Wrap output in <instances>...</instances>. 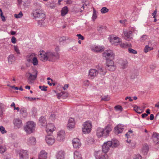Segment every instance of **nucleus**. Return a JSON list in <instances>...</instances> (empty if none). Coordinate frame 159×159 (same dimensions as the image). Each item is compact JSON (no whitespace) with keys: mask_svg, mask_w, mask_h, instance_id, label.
<instances>
[{"mask_svg":"<svg viewBox=\"0 0 159 159\" xmlns=\"http://www.w3.org/2000/svg\"><path fill=\"white\" fill-rule=\"evenodd\" d=\"M133 159H142V157L140 155L138 154L134 156Z\"/></svg>","mask_w":159,"mask_h":159,"instance_id":"4d7b16f0","label":"nucleus"},{"mask_svg":"<svg viewBox=\"0 0 159 159\" xmlns=\"http://www.w3.org/2000/svg\"><path fill=\"white\" fill-rule=\"evenodd\" d=\"M124 129V126L121 124H118L114 128V133L115 134H118L121 133Z\"/></svg>","mask_w":159,"mask_h":159,"instance_id":"f3484780","label":"nucleus"},{"mask_svg":"<svg viewBox=\"0 0 159 159\" xmlns=\"http://www.w3.org/2000/svg\"><path fill=\"white\" fill-rule=\"evenodd\" d=\"M55 127L54 125L52 123L47 125L46 127V131L48 134H51L55 131Z\"/></svg>","mask_w":159,"mask_h":159,"instance_id":"4468645a","label":"nucleus"},{"mask_svg":"<svg viewBox=\"0 0 159 159\" xmlns=\"http://www.w3.org/2000/svg\"><path fill=\"white\" fill-rule=\"evenodd\" d=\"M64 152L62 151H59L57 154V159H64Z\"/></svg>","mask_w":159,"mask_h":159,"instance_id":"7c9ffc66","label":"nucleus"},{"mask_svg":"<svg viewBox=\"0 0 159 159\" xmlns=\"http://www.w3.org/2000/svg\"><path fill=\"white\" fill-rule=\"evenodd\" d=\"M14 49L15 51L17 53H20L19 50L17 46H14Z\"/></svg>","mask_w":159,"mask_h":159,"instance_id":"603ef678","label":"nucleus"},{"mask_svg":"<svg viewBox=\"0 0 159 159\" xmlns=\"http://www.w3.org/2000/svg\"><path fill=\"white\" fill-rule=\"evenodd\" d=\"M6 150V147L5 146H0V153H2Z\"/></svg>","mask_w":159,"mask_h":159,"instance_id":"49530a36","label":"nucleus"},{"mask_svg":"<svg viewBox=\"0 0 159 159\" xmlns=\"http://www.w3.org/2000/svg\"><path fill=\"white\" fill-rule=\"evenodd\" d=\"M0 131L2 134L6 133L7 132L5 128L2 125L0 126Z\"/></svg>","mask_w":159,"mask_h":159,"instance_id":"de8ad7c7","label":"nucleus"},{"mask_svg":"<svg viewBox=\"0 0 159 159\" xmlns=\"http://www.w3.org/2000/svg\"><path fill=\"white\" fill-rule=\"evenodd\" d=\"M110 141L111 143V146L112 147H116L119 145V142L116 140H113Z\"/></svg>","mask_w":159,"mask_h":159,"instance_id":"f704fd0d","label":"nucleus"},{"mask_svg":"<svg viewBox=\"0 0 159 159\" xmlns=\"http://www.w3.org/2000/svg\"><path fill=\"white\" fill-rule=\"evenodd\" d=\"M112 130V128L110 125H107L104 129L99 128L97 130V136L98 138L107 137Z\"/></svg>","mask_w":159,"mask_h":159,"instance_id":"f03ea898","label":"nucleus"},{"mask_svg":"<svg viewBox=\"0 0 159 159\" xmlns=\"http://www.w3.org/2000/svg\"><path fill=\"white\" fill-rule=\"evenodd\" d=\"M77 36L78 37L79 39H80L81 40H83L84 39V37L81 34H79L77 35Z\"/></svg>","mask_w":159,"mask_h":159,"instance_id":"bf43d9fd","label":"nucleus"},{"mask_svg":"<svg viewBox=\"0 0 159 159\" xmlns=\"http://www.w3.org/2000/svg\"><path fill=\"white\" fill-rule=\"evenodd\" d=\"M69 87L68 84H65L64 85V86L63 87V89L64 90H66Z\"/></svg>","mask_w":159,"mask_h":159,"instance_id":"0e129e2a","label":"nucleus"},{"mask_svg":"<svg viewBox=\"0 0 159 159\" xmlns=\"http://www.w3.org/2000/svg\"><path fill=\"white\" fill-rule=\"evenodd\" d=\"M48 52H45L43 51L40 52L39 55V57L40 60L43 61L48 60Z\"/></svg>","mask_w":159,"mask_h":159,"instance_id":"a211bd4d","label":"nucleus"},{"mask_svg":"<svg viewBox=\"0 0 159 159\" xmlns=\"http://www.w3.org/2000/svg\"><path fill=\"white\" fill-rule=\"evenodd\" d=\"M47 153L44 150L41 151L39 156L38 159H47Z\"/></svg>","mask_w":159,"mask_h":159,"instance_id":"4be33fe9","label":"nucleus"},{"mask_svg":"<svg viewBox=\"0 0 159 159\" xmlns=\"http://www.w3.org/2000/svg\"><path fill=\"white\" fill-rule=\"evenodd\" d=\"M120 47L122 48H127L131 46V44L127 43H121L120 45Z\"/></svg>","mask_w":159,"mask_h":159,"instance_id":"4c0bfd02","label":"nucleus"},{"mask_svg":"<svg viewBox=\"0 0 159 159\" xmlns=\"http://www.w3.org/2000/svg\"><path fill=\"white\" fill-rule=\"evenodd\" d=\"M128 52L130 53L134 54H136L137 53V52L136 51L130 48H128Z\"/></svg>","mask_w":159,"mask_h":159,"instance_id":"09e8293b","label":"nucleus"},{"mask_svg":"<svg viewBox=\"0 0 159 159\" xmlns=\"http://www.w3.org/2000/svg\"><path fill=\"white\" fill-rule=\"evenodd\" d=\"M98 73L97 70L95 69H92L89 70L88 76L89 78L93 79L97 76Z\"/></svg>","mask_w":159,"mask_h":159,"instance_id":"2eb2a0df","label":"nucleus"},{"mask_svg":"<svg viewBox=\"0 0 159 159\" xmlns=\"http://www.w3.org/2000/svg\"><path fill=\"white\" fill-rule=\"evenodd\" d=\"M100 11L102 13L104 14L108 12L109 11V9L107 7H104L102 8Z\"/></svg>","mask_w":159,"mask_h":159,"instance_id":"a18cd8bd","label":"nucleus"},{"mask_svg":"<svg viewBox=\"0 0 159 159\" xmlns=\"http://www.w3.org/2000/svg\"><path fill=\"white\" fill-rule=\"evenodd\" d=\"M67 39H68L66 37L64 36H63L60 38V41H61L66 40Z\"/></svg>","mask_w":159,"mask_h":159,"instance_id":"680f3d73","label":"nucleus"},{"mask_svg":"<svg viewBox=\"0 0 159 159\" xmlns=\"http://www.w3.org/2000/svg\"><path fill=\"white\" fill-rule=\"evenodd\" d=\"M91 49L95 52H101L104 50V47L103 46L93 45L91 47Z\"/></svg>","mask_w":159,"mask_h":159,"instance_id":"9d476101","label":"nucleus"},{"mask_svg":"<svg viewBox=\"0 0 159 159\" xmlns=\"http://www.w3.org/2000/svg\"><path fill=\"white\" fill-rule=\"evenodd\" d=\"M65 136V133L64 131L61 130L57 133V139L58 141L61 142L64 140Z\"/></svg>","mask_w":159,"mask_h":159,"instance_id":"ddd939ff","label":"nucleus"},{"mask_svg":"<svg viewBox=\"0 0 159 159\" xmlns=\"http://www.w3.org/2000/svg\"><path fill=\"white\" fill-rule=\"evenodd\" d=\"M147 39V36L143 35L140 39V40L141 42H143Z\"/></svg>","mask_w":159,"mask_h":159,"instance_id":"864d4df0","label":"nucleus"},{"mask_svg":"<svg viewBox=\"0 0 159 159\" xmlns=\"http://www.w3.org/2000/svg\"><path fill=\"white\" fill-rule=\"evenodd\" d=\"M36 127L35 123L32 121H28L24 127V130L27 133L30 134L35 130Z\"/></svg>","mask_w":159,"mask_h":159,"instance_id":"20e7f679","label":"nucleus"},{"mask_svg":"<svg viewBox=\"0 0 159 159\" xmlns=\"http://www.w3.org/2000/svg\"><path fill=\"white\" fill-rule=\"evenodd\" d=\"M28 155L26 150L20 151V159H28Z\"/></svg>","mask_w":159,"mask_h":159,"instance_id":"b1692460","label":"nucleus"},{"mask_svg":"<svg viewBox=\"0 0 159 159\" xmlns=\"http://www.w3.org/2000/svg\"><path fill=\"white\" fill-rule=\"evenodd\" d=\"M111 143L110 141L105 143L102 146V152L106 153L107 152L111 146Z\"/></svg>","mask_w":159,"mask_h":159,"instance_id":"9b49d317","label":"nucleus"},{"mask_svg":"<svg viewBox=\"0 0 159 159\" xmlns=\"http://www.w3.org/2000/svg\"><path fill=\"white\" fill-rule=\"evenodd\" d=\"M49 5V7L52 8H53L55 7V5L54 3H50Z\"/></svg>","mask_w":159,"mask_h":159,"instance_id":"e2e57ef3","label":"nucleus"},{"mask_svg":"<svg viewBox=\"0 0 159 159\" xmlns=\"http://www.w3.org/2000/svg\"><path fill=\"white\" fill-rule=\"evenodd\" d=\"M27 142L30 145H34L36 144V141L35 138L32 136L29 138L27 140Z\"/></svg>","mask_w":159,"mask_h":159,"instance_id":"a878e982","label":"nucleus"},{"mask_svg":"<svg viewBox=\"0 0 159 159\" xmlns=\"http://www.w3.org/2000/svg\"><path fill=\"white\" fill-rule=\"evenodd\" d=\"M106 64V68L109 71H113L116 70V66L112 60H107Z\"/></svg>","mask_w":159,"mask_h":159,"instance_id":"0eeeda50","label":"nucleus"},{"mask_svg":"<svg viewBox=\"0 0 159 159\" xmlns=\"http://www.w3.org/2000/svg\"><path fill=\"white\" fill-rule=\"evenodd\" d=\"M110 41L112 44H116L121 42V39L116 36H111L110 37Z\"/></svg>","mask_w":159,"mask_h":159,"instance_id":"dca6fc26","label":"nucleus"},{"mask_svg":"<svg viewBox=\"0 0 159 159\" xmlns=\"http://www.w3.org/2000/svg\"><path fill=\"white\" fill-rule=\"evenodd\" d=\"M15 60V57L13 55H10L8 57V61L9 64H11L12 62L14 61Z\"/></svg>","mask_w":159,"mask_h":159,"instance_id":"a19ab883","label":"nucleus"},{"mask_svg":"<svg viewBox=\"0 0 159 159\" xmlns=\"http://www.w3.org/2000/svg\"><path fill=\"white\" fill-rule=\"evenodd\" d=\"M35 5L38 7L33 11L32 13L33 16L34 18L38 21L39 25L40 26H43L44 25L43 21L45 19V15L43 11L41 9L40 4L36 2L35 3Z\"/></svg>","mask_w":159,"mask_h":159,"instance_id":"f257e3e1","label":"nucleus"},{"mask_svg":"<svg viewBox=\"0 0 159 159\" xmlns=\"http://www.w3.org/2000/svg\"><path fill=\"white\" fill-rule=\"evenodd\" d=\"M119 63L122 69H125L127 66L128 62L126 60H120Z\"/></svg>","mask_w":159,"mask_h":159,"instance_id":"bb28decb","label":"nucleus"},{"mask_svg":"<svg viewBox=\"0 0 159 159\" xmlns=\"http://www.w3.org/2000/svg\"><path fill=\"white\" fill-rule=\"evenodd\" d=\"M39 123L42 126L45 125L46 123V119L43 116H41L39 120Z\"/></svg>","mask_w":159,"mask_h":159,"instance_id":"2f4dec72","label":"nucleus"},{"mask_svg":"<svg viewBox=\"0 0 159 159\" xmlns=\"http://www.w3.org/2000/svg\"><path fill=\"white\" fill-rule=\"evenodd\" d=\"M75 122L74 118H70L69 119L67 125V128L69 129H73L75 127Z\"/></svg>","mask_w":159,"mask_h":159,"instance_id":"412c9836","label":"nucleus"},{"mask_svg":"<svg viewBox=\"0 0 159 159\" xmlns=\"http://www.w3.org/2000/svg\"><path fill=\"white\" fill-rule=\"evenodd\" d=\"M153 49V48L150 47L148 45H146L145 47L144 48V52L145 53H147L148 52L151 51Z\"/></svg>","mask_w":159,"mask_h":159,"instance_id":"c03bdc74","label":"nucleus"},{"mask_svg":"<svg viewBox=\"0 0 159 159\" xmlns=\"http://www.w3.org/2000/svg\"><path fill=\"white\" fill-rule=\"evenodd\" d=\"M148 151V146L147 144L143 145L142 148V152L144 154H146Z\"/></svg>","mask_w":159,"mask_h":159,"instance_id":"58836bf2","label":"nucleus"},{"mask_svg":"<svg viewBox=\"0 0 159 159\" xmlns=\"http://www.w3.org/2000/svg\"><path fill=\"white\" fill-rule=\"evenodd\" d=\"M45 141L48 145H52L55 143V139L53 136L48 135L46 137Z\"/></svg>","mask_w":159,"mask_h":159,"instance_id":"f8f14e48","label":"nucleus"},{"mask_svg":"<svg viewBox=\"0 0 159 159\" xmlns=\"http://www.w3.org/2000/svg\"><path fill=\"white\" fill-rule=\"evenodd\" d=\"M125 36V39L127 41H129L132 39V31H131L125 30L123 32Z\"/></svg>","mask_w":159,"mask_h":159,"instance_id":"aec40b11","label":"nucleus"},{"mask_svg":"<svg viewBox=\"0 0 159 159\" xmlns=\"http://www.w3.org/2000/svg\"><path fill=\"white\" fill-rule=\"evenodd\" d=\"M134 110L136 112L139 114H140L143 111L142 109L136 105L134 107Z\"/></svg>","mask_w":159,"mask_h":159,"instance_id":"e433bc0d","label":"nucleus"},{"mask_svg":"<svg viewBox=\"0 0 159 159\" xmlns=\"http://www.w3.org/2000/svg\"><path fill=\"white\" fill-rule=\"evenodd\" d=\"M152 137L155 143H159V134L156 132H154L152 134Z\"/></svg>","mask_w":159,"mask_h":159,"instance_id":"393cba45","label":"nucleus"},{"mask_svg":"<svg viewBox=\"0 0 159 159\" xmlns=\"http://www.w3.org/2000/svg\"><path fill=\"white\" fill-rule=\"evenodd\" d=\"M73 147L75 148H79L81 146V143L78 138H74L72 140Z\"/></svg>","mask_w":159,"mask_h":159,"instance_id":"6ab92c4d","label":"nucleus"},{"mask_svg":"<svg viewBox=\"0 0 159 159\" xmlns=\"http://www.w3.org/2000/svg\"><path fill=\"white\" fill-rule=\"evenodd\" d=\"M98 12L95 10L94 8H93V13L92 17V19L94 21L97 18V14Z\"/></svg>","mask_w":159,"mask_h":159,"instance_id":"ea45409f","label":"nucleus"},{"mask_svg":"<svg viewBox=\"0 0 159 159\" xmlns=\"http://www.w3.org/2000/svg\"><path fill=\"white\" fill-rule=\"evenodd\" d=\"M11 42L13 43H16V39L14 36H13L11 40Z\"/></svg>","mask_w":159,"mask_h":159,"instance_id":"5fc2aeb1","label":"nucleus"},{"mask_svg":"<svg viewBox=\"0 0 159 159\" xmlns=\"http://www.w3.org/2000/svg\"><path fill=\"white\" fill-rule=\"evenodd\" d=\"M110 97L107 96H104L102 98V100H103L105 101H108L110 100Z\"/></svg>","mask_w":159,"mask_h":159,"instance_id":"8fccbe9b","label":"nucleus"},{"mask_svg":"<svg viewBox=\"0 0 159 159\" xmlns=\"http://www.w3.org/2000/svg\"><path fill=\"white\" fill-rule=\"evenodd\" d=\"M97 69L98 73L101 75H104L107 73V71L102 67L99 66Z\"/></svg>","mask_w":159,"mask_h":159,"instance_id":"cd10ccee","label":"nucleus"},{"mask_svg":"<svg viewBox=\"0 0 159 159\" xmlns=\"http://www.w3.org/2000/svg\"><path fill=\"white\" fill-rule=\"evenodd\" d=\"M30 62L32 63L34 66H37L38 64V61L36 57H35Z\"/></svg>","mask_w":159,"mask_h":159,"instance_id":"79ce46f5","label":"nucleus"},{"mask_svg":"<svg viewBox=\"0 0 159 159\" xmlns=\"http://www.w3.org/2000/svg\"><path fill=\"white\" fill-rule=\"evenodd\" d=\"M56 118V116L54 113H52L51 114L49 117V119L52 121L54 120Z\"/></svg>","mask_w":159,"mask_h":159,"instance_id":"3c124183","label":"nucleus"},{"mask_svg":"<svg viewBox=\"0 0 159 159\" xmlns=\"http://www.w3.org/2000/svg\"><path fill=\"white\" fill-rule=\"evenodd\" d=\"M48 60L49 61L54 62L59 59L60 55L59 53H55L51 52H48Z\"/></svg>","mask_w":159,"mask_h":159,"instance_id":"423d86ee","label":"nucleus"},{"mask_svg":"<svg viewBox=\"0 0 159 159\" xmlns=\"http://www.w3.org/2000/svg\"><path fill=\"white\" fill-rule=\"evenodd\" d=\"M68 8L67 7H63L61 11V15L62 16H65L68 12Z\"/></svg>","mask_w":159,"mask_h":159,"instance_id":"c9c22d12","label":"nucleus"},{"mask_svg":"<svg viewBox=\"0 0 159 159\" xmlns=\"http://www.w3.org/2000/svg\"><path fill=\"white\" fill-rule=\"evenodd\" d=\"M27 114L26 109L24 107L21 108L20 109V116H22L23 117H25L27 116Z\"/></svg>","mask_w":159,"mask_h":159,"instance_id":"c85d7f7f","label":"nucleus"},{"mask_svg":"<svg viewBox=\"0 0 159 159\" xmlns=\"http://www.w3.org/2000/svg\"><path fill=\"white\" fill-rule=\"evenodd\" d=\"M39 88L42 90L46 91L47 90V87L44 86H39Z\"/></svg>","mask_w":159,"mask_h":159,"instance_id":"6e6d98bb","label":"nucleus"},{"mask_svg":"<svg viewBox=\"0 0 159 159\" xmlns=\"http://www.w3.org/2000/svg\"><path fill=\"white\" fill-rule=\"evenodd\" d=\"M36 57V55L35 53H30L27 56V60L28 62H30L34 59L33 58H34Z\"/></svg>","mask_w":159,"mask_h":159,"instance_id":"c756f323","label":"nucleus"},{"mask_svg":"<svg viewBox=\"0 0 159 159\" xmlns=\"http://www.w3.org/2000/svg\"><path fill=\"white\" fill-rule=\"evenodd\" d=\"M92 128V124L91 122L89 121H86L83 124L82 131L85 133H89L90 132Z\"/></svg>","mask_w":159,"mask_h":159,"instance_id":"39448f33","label":"nucleus"},{"mask_svg":"<svg viewBox=\"0 0 159 159\" xmlns=\"http://www.w3.org/2000/svg\"><path fill=\"white\" fill-rule=\"evenodd\" d=\"M90 82L89 80H86L84 82L83 84L84 85L88 86Z\"/></svg>","mask_w":159,"mask_h":159,"instance_id":"13d9d810","label":"nucleus"},{"mask_svg":"<svg viewBox=\"0 0 159 159\" xmlns=\"http://www.w3.org/2000/svg\"><path fill=\"white\" fill-rule=\"evenodd\" d=\"M94 154L96 159H107L108 157L106 153L101 151L96 152Z\"/></svg>","mask_w":159,"mask_h":159,"instance_id":"6e6552de","label":"nucleus"},{"mask_svg":"<svg viewBox=\"0 0 159 159\" xmlns=\"http://www.w3.org/2000/svg\"><path fill=\"white\" fill-rule=\"evenodd\" d=\"M114 109L116 111H121L123 110L122 106L120 105L116 106L114 107Z\"/></svg>","mask_w":159,"mask_h":159,"instance_id":"37998d69","label":"nucleus"},{"mask_svg":"<svg viewBox=\"0 0 159 159\" xmlns=\"http://www.w3.org/2000/svg\"><path fill=\"white\" fill-rule=\"evenodd\" d=\"M55 51L56 52V53H58V52L60 51V48L58 46H57L55 48Z\"/></svg>","mask_w":159,"mask_h":159,"instance_id":"69168bd1","label":"nucleus"},{"mask_svg":"<svg viewBox=\"0 0 159 159\" xmlns=\"http://www.w3.org/2000/svg\"><path fill=\"white\" fill-rule=\"evenodd\" d=\"M74 159H82L81 155L78 151H75L74 153Z\"/></svg>","mask_w":159,"mask_h":159,"instance_id":"72a5a7b5","label":"nucleus"},{"mask_svg":"<svg viewBox=\"0 0 159 159\" xmlns=\"http://www.w3.org/2000/svg\"><path fill=\"white\" fill-rule=\"evenodd\" d=\"M87 6V4L86 3H82V6L80 8H77V9L76 10H75V11L76 13L78 12H82L83 11V10Z\"/></svg>","mask_w":159,"mask_h":159,"instance_id":"473e14b6","label":"nucleus"},{"mask_svg":"<svg viewBox=\"0 0 159 159\" xmlns=\"http://www.w3.org/2000/svg\"><path fill=\"white\" fill-rule=\"evenodd\" d=\"M14 125V128L16 129H18L20 127V120L19 118H15L13 120Z\"/></svg>","mask_w":159,"mask_h":159,"instance_id":"5701e85b","label":"nucleus"},{"mask_svg":"<svg viewBox=\"0 0 159 159\" xmlns=\"http://www.w3.org/2000/svg\"><path fill=\"white\" fill-rule=\"evenodd\" d=\"M62 95H63V94H62V93H61L57 94V98L58 99H60V98Z\"/></svg>","mask_w":159,"mask_h":159,"instance_id":"774afa93","label":"nucleus"},{"mask_svg":"<svg viewBox=\"0 0 159 159\" xmlns=\"http://www.w3.org/2000/svg\"><path fill=\"white\" fill-rule=\"evenodd\" d=\"M133 133V131L131 130H129L128 133H127L126 134V136L127 138H129V134H132Z\"/></svg>","mask_w":159,"mask_h":159,"instance_id":"052dcab7","label":"nucleus"},{"mask_svg":"<svg viewBox=\"0 0 159 159\" xmlns=\"http://www.w3.org/2000/svg\"><path fill=\"white\" fill-rule=\"evenodd\" d=\"M38 71L33 70L32 71H29L26 73L25 76L27 80V82L30 84H33L37 77Z\"/></svg>","mask_w":159,"mask_h":159,"instance_id":"7ed1b4c3","label":"nucleus"},{"mask_svg":"<svg viewBox=\"0 0 159 159\" xmlns=\"http://www.w3.org/2000/svg\"><path fill=\"white\" fill-rule=\"evenodd\" d=\"M102 56L105 57L106 59L109 58L113 59L114 57V54L113 51L111 50H106L102 54Z\"/></svg>","mask_w":159,"mask_h":159,"instance_id":"1a4fd4ad","label":"nucleus"},{"mask_svg":"<svg viewBox=\"0 0 159 159\" xmlns=\"http://www.w3.org/2000/svg\"><path fill=\"white\" fill-rule=\"evenodd\" d=\"M157 10H155L154 12L152 14V15L153 16V17L155 18V16L157 14Z\"/></svg>","mask_w":159,"mask_h":159,"instance_id":"338daca9","label":"nucleus"}]
</instances>
